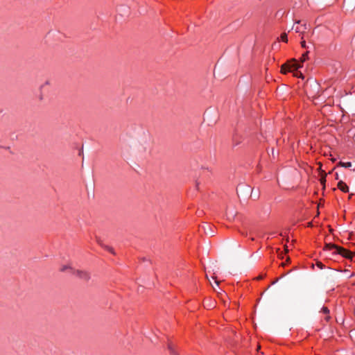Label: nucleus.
<instances>
[{
  "mask_svg": "<svg viewBox=\"0 0 355 355\" xmlns=\"http://www.w3.org/2000/svg\"><path fill=\"white\" fill-rule=\"evenodd\" d=\"M339 246L335 245V244H333V243H327L325 245V247H324V250H331L332 249H336V250H338V248Z\"/></svg>",
  "mask_w": 355,
  "mask_h": 355,
  "instance_id": "7",
  "label": "nucleus"
},
{
  "mask_svg": "<svg viewBox=\"0 0 355 355\" xmlns=\"http://www.w3.org/2000/svg\"><path fill=\"white\" fill-rule=\"evenodd\" d=\"M73 274L76 275L80 279L85 281H87L90 278L89 274L86 271L77 270L73 271Z\"/></svg>",
  "mask_w": 355,
  "mask_h": 355,
  "instance_id": "3",
  "label": "nucleus"
},
{
  "mask_svg": "<svg viewBox=\"0 0 355 355\" xmlns=\"http://www.w3.org/2000/svg\"><path fill=\"white\" fill-rule=\"evenodd\" d=\"M336 253L338 254L342 255L343 257L352 259L353 258V253L350 252L349 250H347V249H345L342 247H338V250H336Z\"/></svg>",
  "mask_w": 355,
  "mask_h": 355,
  "instance_id": "2",
  "label": "nucleus"
},
{
  "mask_svg": "<svg viewBox=\"0 0 355 355\" xmlns=\"http://www.w3.org/2000/svg\"><path fill=\"white\" fill-rule=\"evenodd\" d=\"M301 67L302 66L300 64L296 63L295 60H293L282 64L281 67V72L286 74L287 72H292L293 69H297Z\"/></svg>",
  "mask_w": 355,
  "mask_h": 355,
  "instance_id": "1",
  "label": "nucleus"
},
{
  "mask_svg": "<svg viewBox=\"0 0 355 355\" xmlns=\"http://www.w3.org/2000/svg\"><path fill=\"white\" fill-rule=\"evenodd\" d=\"M338 166H340L342 167H345V168H349L352 166V163L348 162H340L338 163Z\"/></svg>",
  "mask_w": 355,
  "mask_h": 355,
  "instance_id": "9",
  "label": "nucleus"
},
{
  "mask_svg": "<svg viewBox=\"0 0 355 355\" xmlns=\"http://www.w3.org/2000/svg\"><path fill=\"white\" fill-rule=\"evenodd\" d=\"M308 54H309V51H306V53L302 54V57L300 58V61L302 62H304L306 60L308 59Z\"/></svg>",
  "mask_w": 355,
  "mask_h": 355,
  "instance_id": "13",
  "label": "nucleus"
},
{
  "mask_svg": "<svg viewBox=\"0 0 355 355\" xmlns=\"http://www.w3.org/2000/svg\"><path fill=\"white\" fill-rule=\"evenodd\" d=\"M321 312H322L324 315H326V318H325V319H326L327 320H329V309H328L327 307L323 306V307L322 308V309H321Z\"/></svg>",
  "mask_w": 355,
  "mask_h": 355,
  "instance_id": "8",
  "label": "nucleus"
},
{
  "mask_svg": "<svg viewBox=\"0 0 355 355\" xmlns=\"http://www.w3.org/2000/svg\"><path fill=\"white\" fill-rule=\"evenodd\" d=\"M253 196V191H252V193H251V197Z\"/></svg>",
  "mask_w": 355,
  "mask_h": 355,
  "instance_id": "22",
  "label": "nucleus"
},
{
  "mask_svg": "<svg viewBox=\"0 0 355 355\" xmlns=\"http://www.w3.org/2000/svg\"><path fill=\"white\" fill-rule=\"evenodd\" d=\"M336 180H338V173H336Z\"/></svg>",
  "mask_w": 355,
  "mask_h": 355,
  "instance_id": "20",
  "label": "nucleus"
},
{
  "mask_svg": "<svg viewBox=\"0 0 355 355\" xmlns=\"http://www.w3.org/2000/svg\"><path fill=\"white\" fill-rule=\"evenodd\" d=\"M338 188L345 193L349 192L348 186L342 180H340L338 182Z\"/></svg>",
  "mask_w": 355,
  "mask_h": 355,
  "instance_id": "4",
  "label": "nucleus"
},
{
  "mask_svg": "<svg viewBox=\"0 0 355 355\" xmlns=\"http://www.w3.org/2000/svg\"><path fill=\"white\" fill-rule=\"evenodd\" d=\"M316 265H317V266H318V267H319L320 269H322V268H323V266H323V264H322V262H320V261H318V262L316 263Z\"/></svg>",
  "mask_w": 355,
  "mask_h": 355,
  "instance_id": "15",
  "label": "nucleus"
},
{
  "mask_svg": "<svg viewBox=\"0 0 355 355\" xmlns=\"http://www.w3.org/2000/svg\"><path fill=\"white\" fill-rule=\"evenodd\" d=\"M168 348V349L170 351V354L171 355H178L172 345H169Z\"/></svg>",
  "mask_w": 355,
  "mask_h": 355,
  "instance_id": "11",
  "label": "nucleus"
},
{
  "mask_svg": "<svg viewBox=\"0 0 355 355\" xmlns=\"http://www.w3.org/2000/svg\"><path fill=\"white\" fill-rule=\"evenodd\" d=\"M107 250H108L109 251H110L111 252L114 253V252H113V250H112V248H108V247H107Z\"/></svg>",
  "mask_w": 355,
  "mask_h": 355,
  "instance_id": "18",
  "label": "nucleus"
},
{
  "mask_svg": "<svg viewBox=\"0 0 355 355\" xmlns=\"http://www.w3.org/2000/svg\"><path fill=\"white\" fill-rule=\"evenodd\" d=\"M215 282H216V285H218V284H219V282L216 281Z\"/></svg>",
  "mask_w": 355,
  "mask_h": 355,
  "instance_id": "21",
  "label": "nucleus"
},
{
  "mask_svg": "<svg viewBox=\"0 0 355 355\" xmlns=\"http://www.w3.org/2000/svg\"><path fill=\"white\" fill-rule=\"evenodd\" d=\"M301 45H302V46L303 48H306V42H305V41H304V40H302V41L301 42Z\"/></svg>",
  "mask_w": 355,
  "mask_h": 355,
  "instance_id": "17",
  "label": "nucleus"
},
{
  "mask_svg": "<svg viewBox=\"0 0 355 355\" xmlns=\"http://www.w3.org/2000/svg\"><path fill=\"white\" fill-rule=\"evenodd\" d=\"M325 176H326V174L324 175V176L322 177L320 179V182L322 184H324V183H325V181H326Z\"/></svg>",
  "mask_w": 355,
  "mask_h": 355,
  "instance_id": "16",
  "label": "nucleus"
},
{
  "mask_svg": "<svg viewBox=\"0 0 355 355\" xmlns=\"http://www.w3.org/2000/svg\"><path fill=\"white\" fill-rule=\"evenodd\" d=\"M281 40H282L283 42H288L287 35H286V33H282V34L281 35Z\"/></svg>",
  "mask_w": 355,
  "mask_h": 355,
  "instance_id": "14",
  "label": "nucleus"
},
{
  "mask_svg": "<svg viewBox=\"0 0 355 355\" xmlns=\"http://www.w3.org/2000/svg\"><path fill=\"white\" fill-rule=\"evenodd\" d=\"M310 87L313 89V92L316 91L315 94L311 92V91H309V92L310 94H313V95L314 96V95H315V94H317L318 93L319 85H318V83H316L315 81L312 82L310 84Z\"/></svg>",
  "mask_w": 355,
  "mask_h": 355,
  "instance_id": "5",
  "label": "nucleus"
},
{
  "mask_svg": "<svg viewBox=\"0 0 355 355\" xmlns=\"http://www.w3.org/2000/svg\"><path fill=\"white\" fill-rule=\"evenodd\" d=\"M284 248H285V251H286V252H288L287 246H286V245H285Z\"/></svg>",
  "mask_w": 355,
  "mask_h": 355,
  "instance_id": "19",
  "label": "nucleus"
},
{
  "mask_svg": "<svg viewBox=\"0 0 355 355\" xmlns=\"http://www.w3.org/2000/svg\"><path fill=\"white\" fill-rule=\"evenodd\" d=\"M262 278H263V277H262L261 276H260V277H258V279H262Z\"/></svg>",
  "mask_w": 355,
  "mask_h": 355,
  "instance_id": "23",
  "label": "nucleus"
},
{
  "mask_svg": "<svg viewBox=\"0 0 355 355\" xmlns=\"http://www.w3.org/2000/svg\"><path fill=\"white\" fill-rule=\"evenodd\" d=\"M293 75L296 77L303 78V75L301 72L297 71V69H293Z\"/></svg>",
  "mask_w": 355,
  "mask_h": 355,
  "instance_id": "12",
  "label": "nucleus"
},
{
  "mask_svg": "<svg viewBox=\"0 0 355 355\" xmlns=\"http://www.w3.org/2000/svg\"><path fill=\"white\" fill-rule=\"evenodd\" d=\"M67 270H70V271H71L72 273H73V271L75 270H73V269L70 266H62V267L61 268V269H60V270H61L62 272H65V271H67Z\"/></svg>",
  "mask_w": 355,
  "mask_h": 355,
  "instance_id": "10",
  "label": "nucleus"
},
{
  "mask_svg": "<svg viewBox=\"0 0 355 355\" xmlns=\"http://www.w3.org/2000/svg\"><path fill=\"white\" fill-rule=\"evenodd\" d=\"M307 28H306V24H304L302 25V26H293L292 29H294L296 33H303L304 31V30H306Z\"/></svg>",
  "mask_w": 355,
  "mask_h": 355,
  "instance_id": "6",
  "label": "nucleus"
}]
</instances>
